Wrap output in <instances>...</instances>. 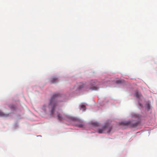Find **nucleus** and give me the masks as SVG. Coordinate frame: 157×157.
<instances>
[{
    "mask_svg": "<svg viewBox=\"0 0 157 157\" xmlns=\"http://www.w3.org/2000/svg\"><path fill=\"white\" fill-rule=\"evenodd\" d=\"M132 117V121H122L120 123V124L133 127H136L140 123V115L136 113H133Z\"/></svg>",
    "mask_w": 157,
    "mask_h": 157,
    "instance_id": "f257e3e1",
    "label": "nucleus"
},
{
    "mask_svg": "<svg viewBox=\"0 0 157 157\" xmlns=\"http://www.w3.org/2000/svg\"><path fill=\"white\" fill-rule=\"evenodd\" d=\"M60 96L59 94H55L52 96L50 100V103L48 107L51 114L54 116V113L56 107L57 105V99Z\"/></svg>",
    "mask_w": 157,
    "mask_h": 157,
    "instance_id": "f03ea898",
    "label": "nucleus"
},
{
    "mask_svg": "<svg viewBox=\"0 0 157 157\" xmlns=\"http://www.w3.org/2000/svg\"><path fill=\"white\" fill-rule=\"evenodd\" d=\"M112 128L109 124H106L101 129H99L98 130V132L99 133H110Z\"/></svg>",
    "mask_w": 157,
    "mask_h": 157,
    "instance_id": "7ed1b4c3",
    "label": "nucleus"
},
{
    "mask_svg": "<svg viewBox=\"0 0 157 157\" xmlns=\"http://www.w3.org/2000/svg\"><path fill=\"white\" fill-rule=\"evenodd\" d=\"M67 116L66 115H63L60 113H57V117L59 121H62L63 120H65Z\"/></svg>",
    "mask_w": 157,
    "mask_h": 157,
    "instance_id": "20e7f679",
    "label": "nucleus"
},
{
    "mask_svg": "<svg viewBox=\"0 0 157 157\" xmlns=\"http://www.w3.org/2000/svg\"><path fill=\"white\" fill-rule=\"evenodd\" d=\"M49 80L51 83H54L58 82V78L56 76H53Z\"/></svg>",
    "mask_w": 157,
    "mask_h": 157,
    "instance_id": "39448f33",
    "label": "nucleus"
},
{
    "mask_svg": "<svg viewBox=\"0 0 157 157\" xmlns=\"http://www.w3.org/2000/svg\"><path fill=\"white\" fill-rule=\"evenodd\" d=\"M9 115V113H5L2 111H0V117H7Z\"/></svg>",
    "mask_w": 157,
    "mask_h": 157,
    "instance_id": "423d86ee",
    "label": "nucleus"
},
{
    "mask_svg": "<svg viewBox=\"0 0 157 157\" xmlns=\"http://www.w3.org/2000/svg\"><path fill=\"white\" fill-rule=\"evenodd\" d=\"M98 87L94 86L93 85H92L89 87V90H97L98 89Z\"/></svg>",
    "mask_w": 157,
    "mask_h": 157,
    "instance_id": "0eeeda50",
    "label": "nucleus"
},
{
    "mask_svg": "<svg viewBox=\"0 0 157 157\" xmlns=\"http://www.w3.org/2000/svg\"><path fill=\"white\" fill-rule=\"evenodd\" d=\"M136 96L138 98H140L141 95L138 92H136L135 94Z\"/></svg>",
    "mask_w": 157,
    "mask_h": 157,
    "instance_id": "6e6552de",
    "label": "nucleus"
},
{
    "mask_svg": "<svg viewBox=\"0 0 157 157\" xmlns=\"http://www.w3.org/2000/svg\"><path fill=\"white\" fill-rule=\"evenodd\" d=\"M92 124L94 126H97L99 125V123L97 122L93 123Z\"/></svg>",
    "mask_w": 157,
    "mask_h": 157,
    "instance_id": "1a4fd4ad",
    "label": "nucleus"
},
{
    "mask_svg": "<svg viewBox=\"0 0 157 157\" xmlns=\"http://www.w3.org/2000/svg\"><path fill=\"white\" fill-rule=\"evenodd\" d=\"M84 86V84L83 83H81L80 85L79 86V89H80L83 87Z\"/></svg>",
    "mask_w": 157,
    "mask_h": 157,
    "instance_id": "9d476101",
    "label": "nucleus"
},
{
    "mask_svg": "<svg viewBox=\"0 0 157 157\" xmlns=\"http://www.w3.org/2000/svg\"><path fill=\"white\" fill-rule=\"evenodd\" d=\"M123 81L122 80H119L116 81V83L117 84H121L122 82Z\"/></svg>",
    "mask_w": 157,
    "mask_h": 157,
    "instance_id": "9b49d317",
    "label": "nucleus"
},
{
    "mask_svg": "<svg viewBox=\"0 0 157 157\" xmlns=\"http://www.w3.org/2000/svg\"><path fill=\"white\" fill-rule=\"evenodd\" d=\"M81 108L83 109L84 110L86 109V107L85 105H82L81 106Z\"/></svg>",
    "mask_w": 157,
    "mask_h": 157,
    "instance_id": "f8f14e48",
    "label": "nucleus"
},
{
    "mask_svg": "<svg viewBox=\"0 0 157 157\" xmlns=\"http://www.w3.org/2000/svg\"><path fill=\"white\" fill-rule=\"evenodd\" d=\"M9 107L10 108H11L12 109H15L14 106L13 105H10V106H9Z\"/></svg>",
    "mask_w": 157,
    "mask_h": 157,
    "instance_id": "ddd939ff",
    "label": "nucleus"
},
{
    "mask_svg": "<svg viewBox=\"0 0 157 157\" xmlns=\"http://www.w3.org/2000/svg\"><path fill=\"white\" fill-rule=\"evenodd\" d=\"M78 127L80 128H82L83 126V125L82 124H81L78 125Z\"/></svg>",
    "mask_w": 157,
    "mask_h": 157,
    "instance_id": "4468645a",
    "label": "nucleus"
},
{
    "mask_svg": "<svg viewBox=\"0 0 157 157\" xmlns=\"http://www.w3.org/2000/svg\"><path fill=\"white\" fill-rule=\"evenodd\" d=\"M139 104L140 106H142V105H141V103H140L139 102Z\"/></svg>",
    "mask_w": 157,
    "mask_h": 157,
    "instance_id": "2eb2a0df",
    "label": "nucleus"
}]
</instances>
